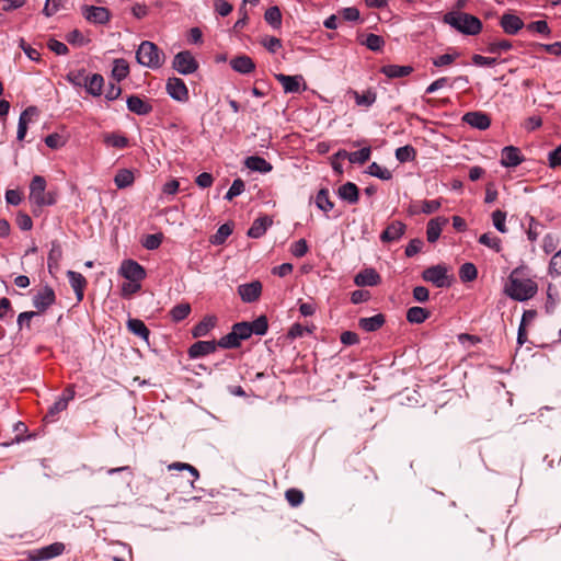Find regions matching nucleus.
I'll return each instance as SVG.
<instances>
[{"label": "nucleus", "instance_id": "1", "mask_svg": "<svg viewBox=\"0 0 561 561\" xmlns=\"http://www.w3.org/2000/svg\"><path fill=\"white\" fill-rule=\"evenodd\" d=\"M58 198V192L55 187H48L46 180L42 175H35L30 183L28 199L38 207L54 206Z\"/></svg>", "mask_w": 561, "mask_h": 561}, {"label": "nucleus", "instance_id": "10", "mask_svg": "<svg viewBox=\"0 0 561 561\" xmlns=\"http://www.w3.org/2000/svg\"><path fill=\"white\" fill-rule=\"evenodd\" d=\"M56 296L51 287L45 286L38 290L33 297V306L43 312L55 304Z\"/></svg>", "mask_w": 561, "mask_h": 561}, {"label": "nucleus", "instance_id": "38", "mask_svg": "<svg viewBox=\"0 0 561 561\" xmlns=\"http://www.w3.org/2000/svg\"><path fill=\"white\" fill-rule=\"evenodd\" d=\"M190 313H191V306L187 302L179 304V305L174 306L170 311L171 319L174 322H180V321L184 320L185 318L188 317Z\"/></svg>", "mask_w": 561, "mask_h": 561}, {"label": "nucleus", "instance_id": "35", "mask_svg": "<svg viewBox=\"0 0 561 561\" xmlns=\"http://www.w3.org/2000/svg\"><path fill=\"white\" fill-rule=\"evenodd\" d=\"M232 225L224 224L221 225L215 234H213L209 239L210 243L215 245H221L226 242L227 238L232 233Z\"/></svg>", "mask_w": 561, "mask_h": 561}, {"label": "nucleus", "instance_id": "34", "mask_svg": "<svg viewBox=\"0 0 561 561\" xmlns=\"http://www.w3.org/2000/svg\"><path fill=\"white\" fill-rule=\"evenodd\" d=\"M430 317V312L422 307H411L407 311V320L410 323H423Z\"/></svg>", "mask_w": 561, "mask_h": 561}, {"label": "nucleus", "instance_id": "52", "mask_svg": "<svg viewBox=\"0 0 561 561\" xmlns=\"http://www.w3.org/2000/svg\"><path fill=\"white\" fill-rule=\"evenodd\" d=\"M479 242L485 247H489L490 249L495 250L496 252L501 249V241L497 237L492 236L491 233H483L479 238Z\"/></svg>", "mask_w": 561, "mask_h": 561}, {"label": "nucleus", "instance_id": "24", "mask_svg": "<svg viewBox=\"0 0 561 561\" xmlns=\"http://www.w3.org/2000/svg\"><path fill=\"white\" fill-rule=\"evenodd\" d=\"M273 224V220L268 216H263L254 220L250 229L248 230V236L253 239L261 238L267 230V228Z\"/></svg>", "mask_w": 561, "mask_h": 561}, {"label": "nucleus", "instance_id": "29", "mask_svg": "<svg viewBox=\"0 0 561 561\" xmlns=\"http://www.w3.org/2000/svg\"><path fill=\"white\" fill-rule=\"evenodd\" d=\"M104 85V79L101 75L94 73L91 77H87V82L84 84L85 91L93 95V96H100L102 94Z\"/></svg>", "mask_w": 561, "mask_h": 561}, {"label": "nucleus", "instance_id": "30", "mask_svg": "<svg viewBox=\"0 0 561 561\" xmlns=\"http://www.w3.org/2000/svg\"><path fill=\"white\" fill-rule=\"evenodd\" d=\"M216 317L214 316H206L199 323H197L192 334L194 337H202L208 334V332L215 328L216 325Z\"/></svg>", "mask_w": 561, "mask_h": 561}, {"label": "nucleus", "instance_id": "2", "mask_svg": "<svg viewBox=\"0 0 561 561\" xmlns=\"http://www.w3.org/2000/svg\"><path fill=\"white\" fill-rule=\"evenodd\" d=\"M443 21L466 35H478L482 31V22L480 19L466 12H448L444 15Z\"/></svg>", "mask_w": 561, "mask_h": 561}, {"label": "nucleus", "instance_id": "60", "mask_svg": "<svg viewBox=\"0 0 561 561\" xmlns=\"http://www.w3.org/2000/svg\"><path fill=\"white\" fill-rule=\"evenodd\" d=\"M527 28L529 31H534V32H537V33H540L543 35L550 34V27H549L548 23L543 20H538V21L529 23L527 25Z\"/></svg>", "mask_w": 561, "mask_h": 561}, {"label": "nucleus", "instance_id": "11", "mask_svg": "<svg viewBox=\"0 0 561 561\" xmlns=\"http://www.w3.org/2000/svg\"><path fill=\"white\" fill-rule=\"evenodd\" d=\"M262 293V284L259 280H253L248 284H242L238 287V294L242 301L254 302L256 301Z\"/></svg>", "mask_w": 561, "mask_h": 561}, {"label": "nucleus", "instance_id": "17", "mask_svg": "<svg viewBox=\"0 0 561 561\" xmlns=\"http://www.w3.org/2000/svg\"><path fill=\"white\" fill-rule=\"evenodd\" d=\"M500 25L506 34L514 35L524 27V22L515 14L504 13L500 19Z\"/></svg>", "mask_w": 561, "mask_h": 561}, {"label": "nucleus", "instance_id": "49", "mask_svg": "<svg viewBox=\"0 0 561 561\" xmlns=\"http://www.w3.org/2000/svg\"><path fill=\"white\" fill-rule=\"evenodd\" d=\"M240 342L241 341L238 339L236 332L233 330H231V332L228 333L227 335L222 336L217 342V344L219 347H222V348H234L240 345Z\"/></svg>", "mask_w": 561, "mask_h": 561}, {"label": "nucleus", "instance_id": "4", "mask_svg": "<svg viewBox=\"0 0 561 561\" xmlns=\"http://www.w3.org/2000/svg\"><path fill=\"white\" fill-rule=\"evenodd\" d=\"M137 61L148 68L158 69L165 61L164 53L152 42H142L136 51Z\"/></svg>", "mask_w": 561, "mask_h": 561}, {"label": "nucleus", "instance_id": "5", "mask_svg": "<svg viewBox=\"0 0 561 561\" xmlns=\"http://www.w3.org/2000/svg\"><path fill=\"white\" fill-rule=\"evenodd\" d=\"M422 278L425 282L432 283L437 288H443L450 285L448 268L443 264H437L425 268L422 272Z\"/></svg>", "mask_w": 561, "mask_h": 561}, {"label": "nucleus", "instance_id": "39", "mask_svg": "<svg viewBox=\"0 0 561 561\" xmlns=\"http://www.w3.org/2000/svg\"><path fill=\"white\" fill-rule=\"evenodd\" d=\"M360 44L365 45L373 51H380L385 46V39L380 35L369 33L367 34L366 39L362 41Z\"/></svg>", "mask_w": 561, "mask_h": 561}, {"label": "nucleus", "instance_id": "18", "mask_svg": "<svg viewBox=\"0 0 561 561\" xmlns=\"http://www.w3.org/2000/svg\"><path fill=\"white\" fill-rule=\"evenodd\" d=\"M218 347L216 341H198L188 348L191 358L202 357L214 353Z\"/></svg>", "mask_w": 561, "mask_h": 561}, {"label": "nucleus", "instance_id": "32", "mask_svg": "<svg viewBox=\"0 0 561 561\" xmlns=\"http://www.w3.org/2000/svg\"><path fill=\"white\" fill-rule=\"evenodd\" d=\"M339 196L348 203H355L358 199V187L352 182L341 185L337 190Z\"/></svg>", "mask_w": 561, "mask_h": 561}, {"label": "nucleus", "instance_id": "42", "mask_svg": "<svg viewBox=\"0 0 561 561\" xmlns=\"http://www.w3.org/2000/svg\"><path fill=\"white\" fill-rule=\"evenodd\" d=\"M478 271L474 264L472 263H463L459 268V278L467 283L472 282L477 278Z\"/></svg>", "mask_w": 561, "mask_h": 561}, {"label": "nucleus", "instance_id": "6", "mask_svg": "<svg viewBox=\"0 0 561 561\" xmlns=\"http://www.w3.org/2000/svg\"><path fill=\"white\" fill-rule=\"evenodd\" d=\"M173 68L181 75H191L198 69V61L191 51L183 50L174 56Z\"/></svg>", "mask_w": 561, "mask_h": 561}, {"label": "nucleus", "instance_id": "16", "mask_svg": "<svg viewBox=\"0 0 561 561\" xmlns=\"http://www.w3.org/2000/svg\"><path fill=\"white\" fill-rule=\"evenodd\" d=\"M371 149L365 147L358 151L347 152L346 150H339L335 153L336 159H348L351 163L364 164L370 159Z\"/></svg>", "mask_w": 561, "mask_h": 561}, {"label": "nucleus", "instance_id": "8", "mask_svg": "<svg viewBox=\"0 0 561 561\" xmlns=\"http://www.w3.org/2000/svg\"><path fill=\"white\" fill-rule=\"evenodd\" d=\"M81 13L87 21L94 24H106L111 19V12L104 7L82 5Z\"/></svg>", "mask_w": 561, "mask_h": 561}, {"label": "nucleus", "instance_id": "45", "mask_svg": "<svg viewBox=\"0 0 561 561\" xmlns=\"http://www.w3.org/2000/svg\"><path fill=\"white\" fill-rule=\"evenodd\" d=\"M512 47H513V44L511 41L501 39V41L490 42L488 44L486 50L490 54H501L503 51H507V50L512 49Z\"/></svg>", "mask_w": 561, "mask_h": 561}, {"label": "nucleus", "instance_id": "50", "mask_svg": "<svg viewBox=\"0 0 561 561\" xmlns=\"http://www.w3.org/2000/svg\"><path fill=\"white\" fill-rule=\"evenodd\" d=\"M87 75H85V70L84 69H81V70H76V71H70L66 79L75 87H84L85 82H87Z\"/></svg>", "mask_w": 561, "mask_h": 561}, {"label": "nucleus", "instance_id": "23", "mask_svg": "<svg viewBox=\"0 0 561 561\" xmlns=\"http://www.w3.org/2000/svg\"><path fill=\"white\" fill-rule=\"evenodd\" d=\"M276 80L282 84L286 93H297L300 90V76L276 75Z\"/></svg>", "mask_w": 561, "mask_h": 561}, {"label": "nucleus", "instance_id": "13", "mask_svg": "<svg viewBox=\"0 0 561 561\" xmlns=\"http://www.w3.org/2000/svg\"><path fill=\"white\" fill-rule=\"evenodd\" d=\"M380 282V275L373 267L364 268L354 277V283L358 287L377 286Z\"/></svg>", "mask_w": 561, "mask_h": 561}, {"label": "nucleus", "instance_id": "37", "mask_svg": "<svg viewBox=\"0 0 561 561\" xmlns=\"http://www.w3.org/2000/svg\"><path fill=\"white\" fill-rule=\"evenodd\" d=\"M134 180V173L127 169L119 170L114 178V182L118 188L129 186L130 184H133Z\"/></svg>", "mask_w": 561, "mask_h": 561}, {"label": "nucleus", "instance_id": "40", "mask_svg": "<svg viewBox=\"0 0 561 561\" xmlns=\"http://www.w3.org/2000/svg\"><path fill=\"white\" fill-rule=\"evenodd\" d=\"M104 142L107 146L118 148V149H123L128 146V139L125 136L116 134V133L106 134L104 136Z\"/></svg>", "mask_w": 561, "mask_h": 561}, {"label": "nucleus", "instance_id": "7", "mask_svg": "<svg viewBox=\"0 0 561 561\" xmlns=\"http://www.w3.org/2000/svg\"><path fill=\"white\" fill-rule=\"evenodd\" d=\"M118 273L130 282H141L146 277L145 268L134 260H124Z\"/></svg>", "mask_w": 561, "mask_h": 561}, {"label": "nucleus", "instance_id": "3", "mask_svg": "<svg viewBox=\"0 0 561 561\" xmlns=\"http://www.w3.org/2000/svg\"><path fill=\"white\" fill-rule=\"evenodd\" d=\"M538 286L530 278L518 277L514 271L510 276V284L506 287L507 295L517 301H525L533 298L537 293Z\"/></svg>", "mask_w": 561, "mask_h": 561}, {"label": "nucleus", "instance_id": "12", "mask_svg": "<svg viewBox=\"0 0 561 561\" xmlns=\"http://www.w3.org/2000/svg\"><path fill=\"white\" fill-rule=\"evenodd\" d=\"M524 161L520 150L514 146H507L502 149L501 164L506 168H515Z\"/></svg>", "mask_w": 561, "mask_h": 561}, {"label": "nucleus", "instance_id": "28", "mask_svg": "<svg viewBox=\"0 0 561 561\" xmlns=\"http://www.w3.org/2000/svg\"><path fill=\"white\" fill-rule=\"evenodd\" d=\"M385 321V316L378 313L373 317L360 318L358 320V325L362 330L366 332H375L383 325Z\"/></svg>", "mask_w": 561, "mask_h": 561}, {"label": "nucleus", "instance_id": "47", "mask_svg": "<svg viewBox=\"0 0 561 561\" xmlns=\"http://www.w3.org/2000/svg\"><path fill=\"white\" fill-rule=\"evenodd\" d=\"M415 156H416V151L415 149L410 146V145H407V146H403V147H399L397 150H396V158L400 161V162H408V161H412L415 159Z\"/></svg>", "mask_w": 561, "mask_h": 561}, {"label": "nucleus", "instance_id": "15", "mask_svg": "<svg viewBox=\"0 0 561 561\" xmlns=\"http://www.w3.org/2000/svg\"><path fill=\"white\" fill-rule=\"evenodd\" d=\"M65 550V545L62 542H54L46 547H43L36 551L32 556L33 561H43L48 560L55 557L60 556Z\"/></svg>", "mask_w": 561, "mask_h": 561}, {"label": "nucleus", "instance_id": "27", "mask_svg": "<svg viewBox=\"0 0 561 561\" xmlns=\"http://www.w3.org/2000/svg\"><path fill=\"white\" fill-rule=\"evenodd\" d=\"M67 276L72 289L76 293L78 301H81L83 299V290L87 285L85 278L82 274L75 271H68Z\"/></svg>", "mask_w": 561, "mask_h": 561}, {"label": "nucleus", "instance_id": "46", "mask_svg": "<svg viewBox=\"0 0 561 561\" xmlns=\"http://www.w3.org/2000/svg\"><path fill=\"white\" fill-rule=\"evenodd\" d=\"M162 239L163 234L161 232L147 234L142 238L141 244L147 250H156L160 247Z\"/></svg>", "mask_w": 561, "mask_h": 561}, {"label": "nucleus", "instance_id": "31", "mask_svg": "<svg viewBox=\"0 0 561 561\" xmlns=\"http://www.w3.org/2000/svg\"><path fill=\"white\" fill-rule=\"evenodd\" d=\"M127 329L135 335L139 336L144 341H149L150 331L139 319H129L127 321Z\"/></svg>", "mask_w": 561, "mask_h": 561}, {"label": "nucleus", "instance_id": "59", "mask_svg": "<svg viewBox=\"0 0 561 561\" xmlns=\"http://www.w3.org/2000/svg\"><path fill=\"white\" fill-rule=\"evenodd\" d=\"M47 47L54 51L56 55H67L69 53V49L66 44L62 42H59L55 38H50L47 42Z\"/></svg>", "mask_w": 561, "mask_h": 561}, {"label": "nucleus", "instance_id": "19", "mask_svg": "<svg viewBox=\"0 0 561 561\" xmlns=\"http://www.w3.org/2000/svg\"><path fill=\"white\" fill-rule=\"evenodd\" d=\"M404 230V224L401 221H393L388 225L383 232L380 234V240L385 243L397 241L402 237Z\"/></svg>", "mask_w": 561, "mask_h": 561}, {"label": "nucleus", "instance_id": "9", "mask_svg": "<svg viewBox=\"0 0 561 561\" xmlns=\"http://www.w3.org/2000/svg\"><path fill=\"white\" fill-rule=\"evenodd\" d=\"M168 94L179 101V102H186L188 101V90L184 81L180 78H170L167 81L165 85Z\"/></svg>", "mask_w": 561, "mask_h": 561}, {"label": "nucleus", "instance_id": "55", "mask_svg": "<svg viewBox=\"0 0 561 561\" xmlns=\"http://www.w3.org/2000/svg\"><path fill=\"white\" fill-rule=\"evenodd\" d=\"M285 496L288 503L294 507L300 505L304 501V493L297 489L287 490Z\"/></svg>", "mask_w": 561, "mask_h": 561}, {"label": "nucleus", "instance_id": "22", "mask_svg": "<svg viewBox=\"0 0 561 561\" xmlns=\"http://www.w3.org/2000/svg\"><path fill=\"white\" fill-rule=\"evenodd\" d=\"M448 222V219L445 217H436L431 219L427 224L426 237L427 241L434 243L438 240L442 228Z\"/></svg>", "mask_w": 561, "mask_h": 561}, {"label": "nucleus", "instance_id": "62", "mask_svg": "<svg viewBox=\"0 0 561 561\" xmlns=\"http://www.w3.org/2000/svg\"><path fill=\"white\" fill-rule=\"evenodd\" d=\"M66 39L68 43L78 46H83L87 42L83 34L79 30L69 32L66 36Z\"/></svg>", "mask_w": 561, "mask_h": 561}, {"label": "nucleus", "instance_id": "41", "mask_svg": "<svg viewBox=\"0 0 561 561\" xmlns=\"http://www.w3.org/2000/svg\"><path fill=\"white\" fill-rule=\"evenodd\" d=\"M316 205L320 210H329L333 208L334 204L330 199V192L328 188H321L316 196Z\"/></svg>", "mask_w": 561, "mask_h": 561}, {"label": "nucleus", "instance_id": "26", "mask_svg": "<svg viewBox=\"0 0 561 561\" xmlns=\"http://www.w3.org/2000/svg\"><path fill=\"white\" fill-rule=\"evenodd\" d=\"M244 165L251 171H256L260 173H267L273 169L272 164L260 156L248 157L244 160Z\"/></svg>", "mask_w": 561, "mask_h": 561}, {"label": "nucleus", "instance_id": "14", "mask_svg": "<svg viewBox=\"0 0 561 561\" xmlns=\"http://www.w3.org/2000/svg\"><path fill=\"white\" fill-rule=\"evenodd\" d=\"M462 121L479 130H485L491 125L490 116L483 112H468L462 116Z\"/></svg>", "mask_w": 561, "mask_h": 561}, {"label": "nucleus", "instance_id": "58", "mask_svg": "<svg viewBox=\"0 0 561 561\" xmlns=\"http://www.w3.org/2000/svg\"><path fill=\"white\" fill-rule=\"evenodd\" d=\"M62 8V0H46L43 14L47 18L57 13Z\"/></svg>", "mask_w": 561, "mask_h": 561}, {"label": "nucleus", "instance_id": "61", "mask_svg": "<svg viewBox=\"0 0 561 561\" xmlns=\"http://www.w3.org/2000/svg\"><path fill=\"white\" fill-rule=\"evenodd\" d=\"M68 404L60 397L58 400L49 408L47 415L45 419L50 417L51 420L59 414L60 412L67 409Z\"/></svg>", "mask_w": 561, "mask_h": 561}, {"label": "nucleus", "instance_id": "64", "mask_svg": "<svg viewBox=\"0 0 561 561\" xmlns=\"http://www.w3.org/2000/svg\"><path fill=\"white\" fill-rule=\"evenodd\" d=\"M548 161L552 169L561 167V145L549 153Z\"/></svg>", "mask_w": 561, "mask_h": 561}, {"label": "nucleus", "instance_id": "43", "mask_svg": "<svg viewBox=\"0 0 561 561\" xmlns=\"http://www.w3.org/2000/svg\"><path fill=\"white\" fill-rule=\"evenodd\" d=\"M355 102L359 106H370L376 102V93L368 90L364 93H358L357 91L353 92Z\"/></svg>", "mask_w": 561, "mask_h": 561}, {"label": "nucleus", "instance_id": "44", "mask_svg": "<svg viewBox=\"0 0 561 561\" xmlns=\"http://www.w3.org/2000/svg\"><path fill=\"white\" fill-rule=\"evenodd\" d=\"M367 173L385 181H388L392 178L391 171L388 170L387 168L381 167L377 162H373L368 167Z\"/></svg>", "mask_w": 561, "mask_h": 561}, {"label": "nucleus", "instance_id": "20", "mask_svg": "<svg viewBox=\"0 0 561 561\" xmlns=\"http://www.w3.org/2000/svg\"><path fill=\"white\" fill-rule=\"evenodd\" d=\"M127 108L137 115H148L152 112V105L138 95L127 98Z\"/></svg>", "mask_w": 561, "mask_h": 561}, {"label": "nucleus", "instance_id": "51", "mask_svg": "<svg viewBox=\"0 0 561 561\" xmlns=\"http://www.w3.org/2000/svg\"><path fill=\"white\" fill-rule=\"evenodd\" d=\"M458 57H459V54L457 51H455L453 54H444V55L433 58L432 62L435 67L440 68V67L451 65Z\"/></svg>", "mask_w": 561, "mask_h": 561}, {"label": "nucleus", "instance_id": "48", "mask_svg": "<svg viewBox=\"0 0 561 561\" xmlns=\"http://www.w3.org/2000/svg\"><path fill=\"white\" fill-rule=\"evenodd\" d=\"M250 329L252 334L264 335L267 332L268 323L265 316H261L253 322H250Z\"/></svg>", "mask_w": 561, "mask_h": 561}, {"label": "nucleus", "instance_id": "57", "mask_svg": "<svg viewBox=\"0 0 561 561\" xmlns=\"http://www.w3.org/2000/svg\"><path fill=\"white\" fill-rule=\"evenodd\" d=\"M244 182L241 179H236L225 197L231 201L233 197L240 195L244 191Z\"/></svg>", "mask_w": 561, "mask_h": 561}, {"label": "nucleus", "instance_id": "36", "mask_svg": "<svg viewBox=\"0 0 561 561\" xmlns=\"http://www.w3.org/2000/svg\"><path fill=\"white\" fill-rule=\"evenodd\" d=\"M265 21L273 27L279 28L282 25V12L277 5L271 7L265 11Z\"/></svg>", "mask_w": 561, "mask_h": 561}, {"label": "nucleus", "instance_id": "33", "mask_svg": "<svg viewBox=\"0 0 561 561\" xmlns=\"http://www.w3.org/2000/svg\"><path fill=\"white\" fill-rule=\"evenodd\" d=\"M129 75V65L128 62L123 59V58H118V59H115L114 60V65H113V69H112V77L116 80V81H122L124 79H126Z\"/></svg>", "mask_w": 561, "mask_h": 561}, {"label": "nucleus", "instance_id": "25", "mask_svg": "<svg viewBox=\"0 0 561 561\" xmlns=\"http://www.w3.org/2000/svg\"><path fill=\"white\" fill-rule=\"evenodd\" d=\"M380 72L390 79L403 78L408 77L413 72V67L400 65H386L381 67Z\"/></svg>", "mask_w": 561, "mask_h": 561}, {"label": "nucleus", "instance_id": "53", "mask_svg": "<svg viewBox=\"0 0 561 561\" xmlns=\"http://www.w3.org/2000/svg\"><path fill=\"white\" fill-rule=\"evenodd\" d=\"M232 330L236 332L238 339L240 341L247 340L252 335L250 329V322H239L232 327Z\"/></svg>", "mask_w": 561, "mask_h": 561}, {"label": "nucleus", "instance_id": "21", "mask_svg": "<svg viewBox=\"0 0 561 561\" xmlns=\"http://www.w3.org/2000/svg\"><path fill=\"white\" fill-rule=\"evenodd\" d=\"M231 68L242 75L251 73L255 69L254 61L247 55L237 56L230 60Z\"/></svg>", "mask_w": 561, "mask_h": 561}, {"label": "nucleus", "instance_id": "54", "mask_svg": "<svg viewBox=\"0 0 561 561\" xmlns=\"http://www.w3.org/2000/svg\"><path fill=\"white\" fill-rule=\"evenodd\" d=\"M548 272L552 277L561 276V249L551 257Z\"/></svg>", "mask_w": 561, "mask_h": 561}, {"label": "nucleus", "instance_id": "56", "mask_svg": "<svg viewBox=\"0 0 561 561\" xmlns=\"http://www.w3.org/2000/svg\"><path fill=\"white\" fill-rule=\"evenodd\" d=\"M168 469L169 470H186L193 476L194 480H197L199 478L198 470L195 467H193L192 465L186 463V462H179V461L173 462L168 466Z\"/></svg>", "mask_w": 561, "mask_h": 561}, {"label": "nucleus", "instance_id": "63", "mask_svg": "<svg viewBox=\"0 0 561 561\" xmlns=\"http://www.w3.org/2000/svg\"><path fill=\"white\" fill-rule=\"evenodd\" d=\"M308 252V244L305 239H299L291 245V253L296 257H302Z\"/></svg>", "mask_w": 561, "mask_h": 561}]
</instances>
